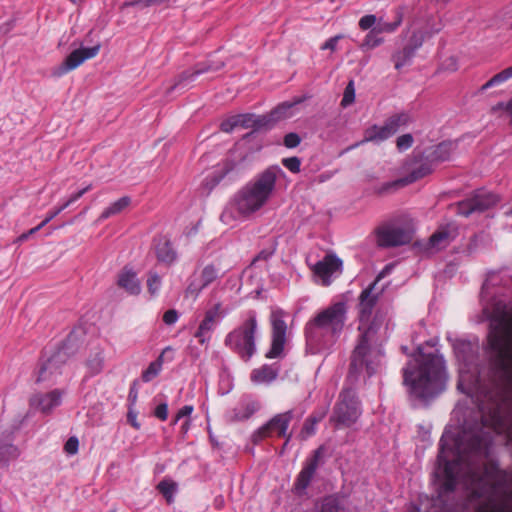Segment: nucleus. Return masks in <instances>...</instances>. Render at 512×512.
I'll return each instance as SVG.
<instances>
[{"label": "nucleus", "mask_w": 512, "mask_h": 512, "mask_svg": "<svg viewBox=\"0 0 512 512\" xmlns=\"http://www.w3.org/2000/svg\"><path fill=\"white\" fill-rule=\"evenodd\" d=\"M205 288L206 286H204V284L201 281L197 282L194 280L189 283L186 292L197 297Z\"/></svg>", "instance_id": "5fc2aeb1"}, {"label": "nucleus", "mask_w": 512, "mask_h": 512, "mask_svg": "<svg viewBox=\"0 0 512 512\" xmlns=\"http://www.w3.org/2000/svg\"><path fill=\"white\" fill-rule=\"evenodd\" d=\"M214 321L210 320V318L204 317V319L199 324V328L206 332H210L213 329Z\"/></svg>", "instance_id": "338daca9"}, {"label": "nucleus", "mask_w": 512, "mask_h": 512, "mask_svg": "<svg viewBox=\"0 0 512 512\" xmlns=\"http://www.w3.org/2000/svg\"><path fill=\"white\" fill-rule=\"evenodd\" d=\"M145 0H130V1H125L122 5H121V10L127 8V7H138L140 9H144V8H147L146 7V3L144 2Z\"/></svg>", "instance_id": "e2e57ef3"}, {"label": "nucleus", "mask_w": 512, "mask_h": 512, "mask_svg": "<svg viewBox=\"0 0 512 512\" xmlns=\"http://www.w3.org/2000/svg\"><path fill=\"white\" fill-rule=\"evenodd\" d=\"M155 254L157 260L161 263L171 265L177 258V253L174 250L170 239L166 236H159L154 239Z\"/></svg>", "instance_id": "5701e85b"}, {"label": "nucleus", "mask_w": 512, "mask_h": 512, "mask_svg": "<svg viewBox=\"0 0 512 512\" xmlns=\"http://www.w3.org/2000/svg\"><path fill=\"white\" fill-rule=\"evenodd\" d=\"M179 313L175 309H169L163 314V322L166 325H173L177 322Z\"/></svg>", "instance_id": "864d4df0"}, {"label": "nucleus", "mask_w": 512, "mask_h": 512, "mask_svg": "<svg viewBox=\"0 0 512 512\" xmlns=\"http://www.w3.org/2000/svg\"><path fill=\"white\" fill-rule=\"evenodd\" d=\"M304 97L295 98L293 101H285L278 104L275 108H273L269 113L270 119L274 125V127L283 120L289 119L294 116L295 111L294 108L296 105L302 103L304 101Z\"/></svg>", "instance_id": "4be33fe9"}, {"label": "nucleus", "mask_w": 512, "mask_h": 512, "mask_svg": "<svg viewBox=\"0 0 512 512\" xmlns=\"http://www.w3.org/2000/svg\"><path fill=\"white\" fill-rule=\"evenodd\" d=\"M20 456V450L12 443H2L0 441V465L7 467L11 461Z\"/></svg>", "instance_id": "473e14b6"}, {"label": "nucleus", "mask_w": 512, "mask_h": 512, "mask_svg": "<svg viewBox=\"0 0 512 512\" xmlns=\"http://www.w3.org/2000/svg\"><path fill=\"white\" fill-rule=\"evenodd\" d=\"M260 409V404L255 400H243L233 409V420L244 421L249 419Z\"/></svg>", "instance_id": "cd10ccee"}, {"label": "nucleus", "mask_w": 512, "mask_h": 512, "mask_svg": "<svg viewBox=\"0 0 512 512\" xmlns=\"http://www.w3.org/2000/svg\"><path fill=\"white\" fill-rule=\"evenodd\" d=\"M131 203V198L129 196H123L119 198L117 201L110 204L107 208L103 210L101 215L99 216V220H106L114 215L121 213L124 209H126Z\"/></svg>", "instance_id": "7c9ffc66"}, {"label": "nucleus", "mask_w": 512, "mask_h": 512, "mask_svg": "<svg viewBox=\"0 0 512 512\" xmlns=\"http://www.w3.org/2000/svg\"><path fill=\"white\" fill-rule=\"evenodd\" d=\"M414 143L413 136L410 133L399 136L396 140V146L399 151H406L412 147Z\"/></svg>", "instance_id": "a18cd8bd"}, {"label": "nucleus", "mask_w": 512, "mask_h": 512, "mask_svg": "<svg viewBox=\"0 0 512 512\" xmlns=\"http://www.w3.org/2000/svg\"><path fill=\"white\" fill-rule=\"evenodd\" d=\"M378 246L383 248L398 247L409 244L414 235L410 224L404 226H383L375 231Z\"/></svg>", "instance_id": "9b49d317"}, {"label": "nucleus", "mask_w": 512, "mask_h": 512, "mask_svg": "<svg viewBox=\"0 0 512 512\" xmlns=\"http://www.w3.org/2000/svg\"><path fill=\"white\" fill-rule=\"evenodd\" d=\"M78 448H79V440L75 436L70 437L64 445L65 452L70 455L77 453Z\"/></svg>", "instance_id": "8fccbe9b"}, {"label": "nucleus", "mask_w": 512, "mask_h": 512, "mask_svg": "<svg viewBox=\"0 0 512 512\" xmlns=\"http://www.w3.org/2000/svg\"><path fill=\"white\" fill-rule=\"evenodd\" d=\"M453 349L458 361L467 368L471 367L477 360L478 347L467 340H456Z\"/></svg>", "instance_id": "aec40b11"}, {"label": "nucleus", "mask_w": 512, "mask_h": 512, "mask_svg": "<svg viewBox=\"0 0 512 512\" xmlns=\"http://www.w3.org/2000/svg\"><path fill=\"white\" fill-rule=\"evenodd\" d=\"M402 22V15L400 13L397 14L396 20L392 23H384L379 25L378 28L372 29L365 37L364 46L368 48H375L379 46L383 42V38L378 37L380 32H393L395 31Z\"/></svg>", "instance_id": "b1692460"}, {"label": "nucleus", "mask_w": 512, "mask_h": 512, "mask_svg": "<svg viewBox=\"0 0 512 512\" xmlns=\"http://www.w3.org/2000/svg\"><path fill=\"white\" fill-rule=\"evenodd\" d=\"M225 63L221 60L211 59L196 63L191 69L183 71L175 79L174 83L167 89L166 94H171L175 90H186L198 76L205 73L216 72L222 69Z\"/></svg>", "instance_id": "f8f14e48"}, {"label": "nucleus", "mask_w": 512, "mask_h": 512, "mask_svg": "<svg viewBox=\"0 0 512 512\" xmlns=\"http://www.w3.org/2000/svg\"><path fill=\"white\" fill-rule=\"evenodd\" d=\"M92 188V185L89 184L87 185L86 187H84L83 189L79 190L78 192L72 194L64 203L67 207H69L72 203H74L75 201H77L78 199H80L85 193H87L88 191H90Z\"/></svg>", "instance_id": "bf43d9fd"}, {"label": "nucleus", "mask_w": 512, "mask_h": 512, "mask_svg": "<svg viewBox=\"0 0 512 512\" xmlns=\"http://www.w3.org/2000/svg\"><path fill=\"white\" fill-rule=\"evenodd\" d=\"M325 416V412H321L318 415L312 414L304 423L302 431L307 435L315 433V425L319 423Z\"/></svg>", "instance_id": "58836bf2"}, {"label": "nucleus", "mask_w": 512, "mask_h": 512, "mask_svg": "<svg viewBox=\"0 0 512 512\" xmlns=\"http://www.w3.org/2000/svg\"><path fill=\"white\" fill-rule=\"evenodd\" d=\"M382 321L378 313L367 327L359 326L360 332L356 346L351 356L347 375V380L351 383L358 381L362 372H366L368 377L373 376L380 366L383 357V351L377 346L378 332L381 328Z\"/></svg>", "instance_id": "7ed1b4c3"}, {"label": "nucleus", "mask_w": 512, "mask_h": 512, "mask_svg": "<svg viewBox=\"0 0 512 512\" xmlns=\"http://www.w3.org/2000/svg\"><path fill=\"white\" fill-rule=\"evenodd\" d=\"M127 422L136 430L141 428V424L137 421V412L133 406H128Z\"/></svg>", "instance_id": "3c124183"}, {"label": "nucleus", "mask_w": 512, "mask_h": 512, "mask_svg": "<svg viewBox=\"0 0 512 512\" xmlns=\"http://www.w3.org/2000/svg\"><path fill=\"white\" fill-rule=\"evenodd\" d=\"M403 184H405V179L386 182L379 188L378 193L379 194L388 193L391 189L398 188V187L402 186Z\"/></svg>", "instance_id": "603ef678"}, {"label": "nucleus", "mask_w": 512, "mask_h": 512, "mask_svg": "<svg viewBox=\"0 0 512 512\" xmlns=\"http://www.w3.org/2000/svg\"><path fill=\"white\" fill-rule=\"evenodd\" d=\"M161 286V277L156 272H149L147 279L148 291L151 295H155Z\"/></svg>", "instance_id": "a19ab883"}, {"label": "nucleus", "mask_w": 512, "mask_h": 512, "mask_svg": "<svg viewBox=\"0 0 512 512\" xmlns=\"http://www.w3.org/2000/svg\"><path fill=\"white\" fill-rule=\"evenodd\" d=\"M157 490L163 495L167 503L170 504L174 501V494L177 491V484L174 481L164 479L157 485Z\"/></svg>", "instance_id": "c9c22d12"}, {"label": "nucleus", "mask_w": 512, "mask_h": 512, "mask_svg": "<svg viewBox=\"0 0 512 512\" xmlns=\"http://www.w3.org/2000/svg\"><path fill=\"white\" fill-rule=\"evenodd\" d=\"M281 163L292 173H299L301 170V159L297 156L283 158Z\"/></svg>", "instance_id": "79ce46f5"}, {"label": "nucleus", "mask_w": 512, "mask_h": 512, "mask_svg": "<svg viewBox=\"0 0 512 512\" xmlns=\"http://www.w3.org/2000/svg\"><path fill=\"white\" fill-rule=\"evenodd\" d=\"M118 285L131 295H138L141 291L136 273L131 269H124L118 276Z\"/></svg>", "instance_id": "a878e982"}, {"label": "nucleus", "mask_w": 512, "mask_h": 512, "mask_svg": "<svg viewBox=\"0 0 512 512\" xmlns=\"http://www.w3.org/2000/svg\"><path fill=\"white\" fill-rule=\"evenodd\" d=\"M447 382L445 360L437 353L425 354L417 348V356L403 368V383L421 400L434 398L444 391Z\"/></svg>", "instance_id": "f257e3e1"}, {"label": "nucleus", "mask_w": 512, "mask_h": 512, "mask_svg": "<svg viewBox=\"0 0 512 512\" xmlns=\"http://www.w3.org/2000/svg\"><path fill=\"white\" fill-rule=\"evenodd\" d=\"M62 395L63 391L60 389H54L48 393H36L30 398V405L44 414H49L61 404Z\"/></svg>", "instance_id": "6ab92c4d"}, {"label": "nucleus", "mask_w": 512, "mask_h": 512, "mask_svg": "<svg viewBox=\"0 0 512 512\" xmlns=\"http://www.w3.org/2000/svg\"><path fill=\"white\" fill-rule=\"evenodd\" d=\"M360 415V403L354 388H344L339 394V400L335 404L331 422L336 426L350 427Z\"/></svg>", "instance_id": "0eeeda50"}, {"label": "nucleus", "mask_w": 512, "mask_h": 512, "mask_svg": "<svg viewBox=\"0 0 512 512\" xmlns=\"http://www.w3.org/2000/svg\"><path fill=\"white\" fill-rule=\"evenodd\" d=\"M138 380H134L130 386L128 393V406L135 407L138 398V389H137Z\"/></svg>", "instance_id": "4d7b16f0"}, {"label": "nucleus", "mask_w": 512, "mask_h": 512, "mask_svg": "<svg viewBox=\"0 0 512 512\" xmlns=\"http://www.w3.org/2000/svg\"><path fill=\"white\" fill-rule=\"evenodd\" d=\"M173 351V348L170 346L164 348L160 355L154 361H152L145 370L142 371L141 380L144 383H149L158 377L162 371L165 359L167 358L168 361L173 360Z\"/></svg>", "instance_id": "412c9836"}, {"label": "nucleus", "mask_w": 512, "mask_h": 512, "mask_svg": "<svg viewBox=\"0 0 512 512\" xmlns=\"http://www.w3.org/2000/svg\"><path fill=\"white\" fill-rule=\"evenodd\" d=\"M258 330V313L254 309L246 310L239 325L225 336L224 345L242 361L249 362L257 352Z\"/></svg>", "instance_id": "39448f33"}, {"label": "nucleus", "mask_w": 512, "mask_h": 512, "mask_svg": "<svg viewBox=\"0 0 512 512\" xmlns=\"http://www.w3.org/2000/svg\"><path fill=\"white\" fill-rule=\"evenodd\" d=\"M456 144L452 141H443L436 145L427 156L432 162H444L450 159Z\"/></svg>", "instance_id": "c85d7f7f"}, {"label": "nucleus", "mask_w": 512, "mask_h": 512, "mask_svg": "<svg viewBox=\"0 0 512 512\" xmlns=\"http://www.w3.org/2000/svg\"><path fill=\"white\" fill-rule=\"evenodd\" d=\"M315 512H351L350 497L342 491L327 494L317 500Z\"/></svg>", "instance_id": "a211bd4d"}, {"label": "nucleus", "mask_w": 512, "mask_h": 512, "mask_svg": "<svg viewBox=\"0 0 512 512\" xmlns=\"http://www.w3.org/2000/svg\"><path fill=\"white\" fill-rule=\"evenodd\" d=\"M499 201L500 197L497 194L485 189H478L456 203V213L463 217L480 214L496 206Z\"/></svg>", "instance_id": "6e6552de"}, {"label": "nucleus", "mask_w": 512, "mask_h": 512, "mask_svg": "<svg viewBox=\"0 0 512 512\" xmlns=\"http://www.w3.org/2000/svg\"><path fill=\"white\" fill-rule=\"evenodd\" d=\"M236 167L234 161L227 160L223 163L222 170L219 174H215L212 177L213 185H217L228 173L233 171Z\"/></svg>", "instance_id": "c03bdc74"}, {"label": "nucleus", "mask_w": 512, "mask_h": 512, "mask_svg": "<svg viewBox=\"0 0 512 512\" xmlns=\"http://www.w3.org/2000/svg\"><path fill=\"white\" fill-rule=\"evenodd\" d=\"M294 418V411L288 410L274 415L269 421L255 430L251 435V442L258 445L266 438L276 436L284 438V447L292 439V433L288 431L289 425Z\"/></svg>", "instance_id": "423d86ee"}, {"label": "nucleus", "mask_w": 512, "mask_h": 512, "mask_svg": "<svg viewBox=\"0 0 512 512\" xmlns=\"http://www.w3.org/2000/svg\"><path fill=\"white\" fill-rule=\"evenodd\" d=\"M433 171L432 161L427 157L417 163L405 177V183H413L424 178Z\"/></svg>", "instance_id": "c756f323"}, {"label": "nucleus", "mask_w": 512, "mask_h": 512, "mask_svg": "<svg viewBox=\"0 0 512 512\" xmlns=\"http://www.w3.org/2000/svg\"><path fill=\"white\" fill-rule=\"evenodd\" d=\"M376 23V16L369 14L363 16L359 21V27L362 30H368L370 29L374 24Z\"/></svg>", "instance_id": "13d9d810"}, {"label": "nucleus", "mask_w": 512, "mask_h": 512, "mask_svg": "<svg viewBox=\"0 0 512 512\" xmlns=\"http://www.w3.org/2000/svg\"><path fill=\"white\" fill-rule=\"evenodd\" d=\"M273 128L274 125L270 119L269 113L263 115L255 114L254 131L271 130Z\"/></svg>", "instance_id": "4c0bfd02"}, {"label": "nucleus", "mask_w": 512, "mask_h": 512, "mask_svg": "<svg viewBox=\"0 0 512 512\" xmlns=\"http://www.w3.org/2000/svg\"><path fill=\"white\" fill-rule=\"evenodd\" d=\"M274 251H275L274 249L261 250L254 258L253 262L260 261V260H263V261L268 260L274 254Z\"/></svg>", "instance_id": "0e129e2a"}, {"label": "nucleus", "mask_w": 512, "mask_h": 512, "mask_svg": "<svg viewBox=\"0 0 512 512\" xmlns=\"http://www.w3.org/2000/svg\"><path fill=\"white\" fill-rule=\"evenodd\" d=\"M413 48L404 46L402 49L394 52L391 56V60L394 63L396 70H401L404 66L409 65L415 56Z\"/></svg>", "instance_id": "2f4dec72"}, {"label": "nucleus", "mask_w": 512, "mask_h": 512, "mask_svg": "<svg viewBox=\"0 0 512 512\" xmlns=\"http://www.w3.org/2000/svg\"><path fill=\"white\" fill-rule=\"evenodd\" d=\"M512 78V66L502 70L501 72L495 74L492 78H490L484 85L481 87V91H486L487 89L499 85L507 80Z\"/></svg>", "instance_id": "f704fd0d"}, {"label": "nucleus", "mask_w": 512, "mask_h": 512, "mask_svg": "<svg viewBox=\"0 0 512 512\" xmlns=\"http://www.w3.org/2000/svg\"><path fill=\"white\" fill-rule=\"evenodd\" d=\"M154 416L160 419L161 421H165L168 417V405L167 403H160L154 410Z\"/></svg>", "instance_id": "052dcab7"}, {"label": "nucleus", "mask_w": 512, "mask_h": 512, "mask_svg": "<svg viewBox=\"0 0 512 512\" xmlns=\"http://www.w3.org/2000/svg\"><path fill=\"white\" fill-rule=\"evenodd\" d=\"M380 276H378L371 284L364 288L358 297V319L359 326L367 327L372 322V313L377 305L383 289H377V283Z\"/></svg>", "instance_id": "4468645a"}, {"label": "nucleus", "mask_w": 512, "mask_h": 512, "mask_svg": "<svg viewBox=\"0 0 512 512\" xmlns=\"http://www.w3.org/2000/svg\"><path fill=\"white\" fill-rule=\"evenodd\" d=\"M238 124L240 127L248 129L252 128L254 130L255 123V114L254 113H244L237 114Z\"/></svg>", "instance_id": "49530a36"}, {"label": "nucleus", "mask_w": 512, "mask_h": 512, "mask_svg": "<svg viewBox=\"0 0 512 512\" xmlns=\"http://www.w3.org/2000/svg\"><path fill=\"white\" fill-rule=\"evenodd\" d=\"M86 365L91 373V375L99 374L104 368V353L102 350L97 351L95 354L91 355L87 361Z\"/></svg>", "instance_id": "72a5a7b5"}, {"label": "nucleus", "mask_w": 512, "mask_h": 512, "mask_svg": "<svg viewBox=\"0 0 512 512\" xmlns=\"http://www.w3.org/2000/svg\"><path fill=\"white\" fill-rule=\"evenodd\" d=\"M280 367L276 363L264 364L251 372L250 378L254 383H271L278 377Z\"/></svg>", "instance_id": "393cba45"}, {"label": "nucleus", "mask_w": 512, "mask_h": 512, "mask_svg": "<svg viewBox=\"0 0 512 512\" xmlns=\"http://www.w3.org/2000/svg\"><path fill=\"white\" fill-rule=\"evenodd\" d=\"M503 27L512 29V7L504 13Z\"/></svg>", "instance_id": "69168bd1"}, {"label": "nucleus", "mask_w": 512, "mask_h": 512, "mask_svg": "<svg viewBox=\"0 0 512 512\" xmlns=\"http://www.w3.org/2000/svg\"><path fill=\"white\" fill-rule=\"evenodd\" d=\"M342 38L341 35H336L334 37L329 38L322 46V50H331L335 51L337 47L338 41Z\"/></svg>", "instance_id": "680f3d73"}, {"label": "nucleus", "mask_w": 512, "mask_h": 512, "mask_svg": "<svg viewBox=\"0 0 512 512\" xmlns=\"http://www.w3.org/2000/svg\"><path fill=\"white\" fill-rule=\"evenodd\" d=\"M218 278H219V269L213 264L206 265L201 271L200 281L206 287L209 286L211 283H213Z\"/></svg>", "instance_id": "e433bc0d"}, {"label": "nucleus", "mask_w": 512, "mask_h": 512, "mask_svg": "<svg viewBox=\"0 0 512 512\" xmlns=\"http://www.w3.org/2000/svg\"><path fill=\"white\" fill-rule=\"evenodd\" d=\"M455 238V230L449 226L442 227L435 231L429 238V244L436 249L446 247Z\"/></svg>", "instance_id": "bb28decb"}, {"label": "nucleus", "mask_w": 512, "mask_h": 512, "mask_svg": "<svg viewBox=\"0 0 512 512\" xmlns=\"http://www.w3.org/2000/svg\"><path fill=\"white\" fill-rule=\"evenodd\" d=\"M193 412L192 405H185L177 412V418L189 417Z\"/></svg>", "instance_id": "774afa93"}, {"label": "nucleus", "mask_w": 512, "mask_h": 512, "mask_svg": "<svg viewBox=\"0 0 512 512\" xmlns=\"http://www.w3.org/2000/svg\"><path fill=\"white\" fill-rule=\"evenodd\" d=\"M345 301L335 302L319 311L305 325L306 345L312 354L332 347L341 336L347 321Z\"/></svg>", "instance_id": "f03ea898"}, {"label": "nucleus", "mask_w": 512, "mask_h": 512, "mask_svg": "<svg viewBox=\"0 0 512 512\" xmlns=\"http://www.w3.org/2000/svg\"><path fill=\"white\" fill-rule=\"evenodd\" d=\"M342 267V260L334 253H328L312 267V271L322 286H329L332 283L333 274H341Z\"/></svg>", "instance_id": "f3484780"}, {"label": "nucleus", "mask_w": 512, "mask_h": 512, "mask_svg": "<svg viewBox=\"0 0 512 512\" xmlns=\"http://www.w3.org/2000/svg\"><path fill=\"white\" fill-rule=\"evenodd\" d=\"M284 175L278 165H271L246 183L234 196L237 211L250 215L261 209L272 197L279 176Z\"/></svg>", "instance_id": "20e7f679"}, {"label": "nucleus", "mask_w": 512, "mask_h": 512, "mask_svg": "<svg viewBox=\"0 0 512 512\" xmlns=\"http://www.w3.org/2000/svg\"><path fill=\"white\" fill-rule=\"evenodd\" d=\"M100 50V45L93 47H82L73 50L64 61L53 68L51 74L54 77H61L79 67L84 61L95 57Z\"/></svg>", "instance_id": "dca6fc26"}, {"label": "nucleus", "mask_w": 512, "mask_h": 512, "mask_svg": "<svg viewBox=\"0 0 512 512\" xmlns=\"http://www.w3.org/2000/svg\"><path fill=\"white\" fill-rule=\"evenodd\" d=\"M238 126H239V124H238L237 115H234V116H231L228 119L222 121L220 124V129L223 132L231 133L234 130V128H236Z\"/></svg>", "instance_id": "09e8293b"}, {"label": "nucleus", "mask_w": 512, "mask_h": 512, "mask_svg": "<svg viewBox=\"0 0 512 512\" xmlns=\"http://www.w3.org/2000/svg\"><path fill=\"white\" fill-rule=\"evenodd\" d=\"M355 100V87L354 81L351 80L347 86L345 87L343 98L341 100V105L343 107H347L352 104Z\"/></svg>", "instance_id": "37998d69"}, {"label": "nucleus", "mask_w": 512, "mask_h": 512, "mask_svg": "<svg viewBox=\"0 0 512 512\" xmlns=\"http://www.w3.org/2000/svg\"><path fill=\"white\" fill-rule=\"evenodd\" d=\"M67 206L65 203L62 205L55 207L53 210L48 212L45 219L41 222V226H46L51 220H53L57 215H59L64 209H66Z\"/></svg>", "instance_id": "6e6d98bb"}, {"label": "nucleus", "mask_w": 512, "mask_h": 512, "mask_svg": "<svg viewBox=\"0 0 512 512\" xmlns=\"http://www.w3.org/2000/svg\"><path fill=\"white\" fill-rule=\"evenodd\" d=\"M411 122V117L407 112H401L390 116L383 126L373 125L365 132L362 142L383 141L394 135L400 127L406 126Z\"/></svg>", "instance_id": "ddd939ff"}, {"label": "nucleus", "mask_w": 512, "mask_h": 512, "mask_svg": "<svg viewBox=\"0 0 512 512\" xmlns=\"http://www.w3.org/2000/svg\"><path fill=\"white\" fill-rule=\"evenodd\" d=\"M69 358L68 347L66 343H63L58 349L41 365L37 383L44 381L55 382L58 375L61 374L62 366L67 362Z\"/></svg>", "instance_id": "2eb2a0df"}, {"label": "nucleus", "mask_w": 512, "mask_h": 512, "mask_svg": "<svg viewBox=\"0 0 512 512\" xmlns=\"http://www.w3.org/2000/svg\"><path fill=\"white\" fill-rule=\"evenodd\" d=\"M425 37V32L421 30L414 31L409 38L408 44H406L405 46H407L408 48H413V51L416 52L423 45Z\"/></svg>", "instance_id": "ea45409f"}, {"label": "nucleus", "mask_w": 512, "mask_h": 512, "mask_svg": "<svg viewBox=\"0 0 512 512\" xmlns=\"http://www.w3.org/2000/svg\"><path fill=\"white\" fill-rule=\"evenodd\" d=\"M285 312L281 309H275L270 314L271 324V344L265 353L267 359H277L284 356V347L286 343L287 324L284 320Z\"/></svg>", "instance_id": "9d476101"}, {"label": "nucleus", "mask_w": 512, "mask_h": 512, "mask_svg": "<svg viewBox=\"0 0 512 512\" xmlns=\"http://www.w3.org/2000/svg\"><path fill=\"white\" fill-rule=\"evenodd\" d=\"M302 138L298 133L290 132L287 133L283 138V145L286 148L293 149L300 145Z\"/></svg>", "instance_id": "de8ad7c7"}, {"label": "nucleus", "mask_w": 512, "mask_h": 512, "mask_svg": "<svg viewBox=\"0 0 512 512\" xmlns=\"http://www.w3.org/2000/svg\"><path fill=\"white\" fill-rule=\"evenodd\" d=\"M325 452V446L320 445L306 458L293 484V491L296 495L303 496L306 494V490L315 477L317 469L325 463Z\"/></svg>", "instance_id": "1a4fd4ad"}]
</instances>
